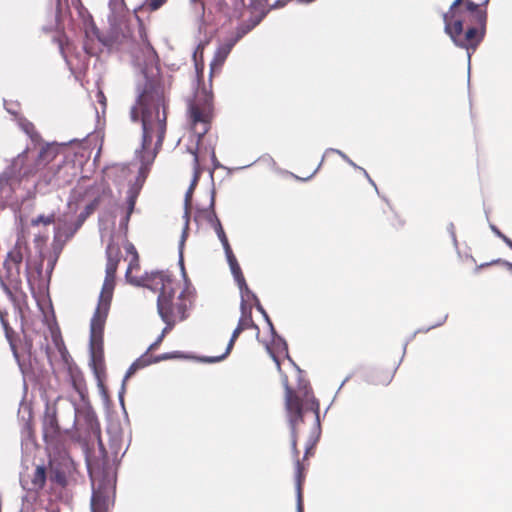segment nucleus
Returning <instances> with one entry per match:
<instances>
[{"instance_id":"nucleus-1","label":"nucleus","mask_w":512,"mask_h":512,"mask_svg":"<svg viewBox=\"0 0 512 512\" xmlns=\"http://www.w3.org/2000/svg\"><path fill=\"white\" fill-rule=\"evenodd\" d=\"M144 84L137 86L136 103L131 107L130 118L133 122H141L142 149L150 148L153 136L156 135L155 148L163 145L166 133V113L164 110V97L157 83L148 77L142 69Z\"/></svg>"},{"instance_id":"nucleus-2","label":"nucleus","mask_w":512,"mask_h":512,"mask_svg":"<svg viewBox=\"0 0 512 512\" xmlns=\"http://www.w3.org/2000/svg\"><path fill=\"white\" fill-rule=\"evenodd\" d=\"M87 469L92 484L90 507L108 511L114 501L116 477L110 470L95 471L88 461Z\"/></svg>"},{"instance_id":"nucleus-3","label":"nucleus","mask_w":512,"mask_h":512,"mask_svg":"<svg viewBox=\"0 0 512 512\" xmlns=\"http://www.w3.org/2000/svg\"><path fill=\"white\" fill-rule=\"evenodd\" d=\"M444 32L450 37L451 41L456 47L465 49L467 51L468 59V80L470 79V61L471 54L477 49L479 44L483 41L486 29L468 26L464 32V20L458 18L453 20V25L447 24L444 26Z\"/></svg>"},{"instance_id":"nucleus-4","label":"nucleus","mask_w":512,"mask_h":512,"mask_svg":"<svg viewBox=\"0 0 512 512\" xmlns=\"http://www.w3.org/2000/svg\"><path fill=\"white\" fill-rule=\"evenodd\" d=\"M173 296L174 292L171 290L166 292L164 287L157 297V312L161 318V320L166 324L160 335L156 338V340L150 344V346L146 349L145 353L148 354L151 350L155 349L164 339L166 333L171 330L175 321L172 319L173 314Z\"/></svg>"},{"instance_id":"nucleus-5","label":"nucleus","mask_w":512,"mask_h":512,"mask_svg":"<svg viewBox=\"0 0 512 512\" xmlns=\"http://www.w3.org/2000/svg\"><path fill=\"white\" fill-rule=\"evenodd\" d=\"M66 412L72 416L71 429L75 428L77 421L83 419L87 430L95 437H99L100 425L97 419V415L91 406L85 405L82 408L77 407L73 401H67L65 405ZM65 432H68L70 428H65Z\"/></svg>"},{"instance_id":"nucleus-6","label":"nucleus","mask_w":512,"mask_h":512,"mask_svg":"<svg viewBox=\"0 0 512 512\" xmlns=\"http://www.w3.org/2000/svg\"><path fill=\"white\" fill-rule=\"evenodd\" d=\"M105 322L102 319L96 321L91 319L90 321L89 353L91 366L95 372L97 365H101L104 361L103 331Z\"/></svg>"},{"instance_id":"nucleus-7","label":"nucleus","mask_w":512,"mask_h":512,"mask_svg":"<svg viewBox=\"0 0 512 512\" xmlns=\"http://www.w3.org/2000/svg\"><path fill=\"white\" fill-rule=\"evenodd\" d=\"M212 94L203 90L197 94L196 101H188V112L193 124L209 122L212 110Z\"/></svg>"},{"instance_id":"nucleus-8","label":"nucleus","mask_w":512,"mask_h":512,"mask_svg":"<svg viewBox=\"0 0 512 512\" xmlns=\"http://www.w3.org/2000/svg\"><path fill=\"white\" fill-rule=\"evenodd\" d=\"M114 286L115 279L105 277L99 294L98 304L91 319H95V321L100 319L106 321L113 296Z\"/></svg>"},{"instance_id":"nucleus-9","label":"nucleus","mask_w":512,"mask_h":512,"mask_svg":"<svg viewBox=\"0 0 512 512\" xmlns=\"http://www.w3.org/2000/svg\"><path fill=\"white\" fill-rule=\"evenodd\" d=\"M159 151H160V148L153 147V149H150V148L142 149V146H140L139 148H137L135 150V158L140 162V167H139L138 175L136 178V181H137V183L140 184V187L144 183V181L150 171V168H151L155 158L157 157V154L159 153Z\"/></svg>"},{"instance_id":"nucleus-10","label":"nucleus","mask_w":512,"mask_h":512,"mask_svg":"<svg viewBox=\"0 0 512 512\" xmlns=\"http://www.w3.org/2000/svg\"><path fill=\"white\" fill-rule=\"evenodd\" d=\"M23 261V254L20 247L16 244L12 250L7 253L3 263L7 277L11 281H19L20 266Z\"/></svg>"},{"instance_id":"nucleus-11","label":"nucleus","mask_w":512,"mask_h":512,"mask_svg":"<svg viewBox=\"0 0 512 512\" xmlns=\"http://www.w3.org/2000/svg\"><path fill=\"white\" fill-rule=\"evenodd\" d=\"M236 43L237 42L233 38H230L217 47L214 53V57L210 62V78L212 77L214 69L220 68L224 64L225 60L227 59L228 55L230 54L232 48Z\"/></svg>"},{"instance_id":"nucleus-12","label":"nucleus","mask_w":512,"mask_h":512,"mask_svg":"<svg viewBox=\"0 0 512 512\" xmlns=\"http://www.w3.org/2000/svg\"><path fill=\"white\" fill-rule=\"evenodd\" d=\"M27 153L23 151L14 157L10 165L3 172L9 179H21L27 175V171H23Z\"/></svg>"},{"instance_id":"nucleus-13","label":"nucleus","mask_w":512,"mask_h":512,"mask_svg":"<svg viewBox=\"0 0 512 512\" xmlns=\"http://www.w3.org/2000/svg\"><path fill=\"white\" fill-rule=\"evenodd\" d=\"M43 434L44 437H54L60 432V426L56 415V409L46 406V411L43 419Z\"/></svg>"},{"instance_id":"nucleus-14","label":"nucleus","mask_w":512,"mask_h":512,"mask_svg":"<svg viewBox=\"0 0 512 512\" xmlns=\"http://www.w3.org/2000/svg\"><path fill=\"white\" fill-rule=\"evenodd\" d=\"M268 10L261 11L258 15L250 17L245 22L237 26L236 34L232 37L236 42H238L242 37H244L247 33H249L253 28H255L267 15Z\"/></svg>"},{"instance_id":"nucleus-15","label":"nucleus","mask_w":512,"mask_h":512,"mask_svg":"<svg viewBox=\"0 0 512 512\" xmlns=\"http://www.w3.org/2000/svg\"><path fill=\"white\" fill-rule=\"evenodd\" d=\"M81 226H78L76 222L68 223L66 221L60 222L55 226L54 229V240L58 242H66L74 236L77 230Z\"/></svg>"},{"instance_id":"nucleus-16","label":"nucleus","mask_w":512,"mask_h":512,"mask_svg":"<svg viewBox=\"0 0 512 512\" xmlns=\"http://www.w3.org/2000/svg\"><path fill=\"white\" fill-rule=\"evenodd\" d=\"M285 406L288 413H296L299 417V412H302V404L298 397L293 395V391L285 380Z\"/></svg>"},{"instance_id":"nucleus-17","label":"nucleus","mask_w":512,"mask_h":512,"mask_svg":"<svg viewBox=\"0 0 512 512\" xmlns=\"http://www.w3.org/2000/svg\"><path fill=\"white\" fill-rule=\"evenodd\" d=\"M330 152L336 153L337 155H339L346 163H348L353 168H359V166L355 162H353L343 151H341L339 149H335V148H328V149H326L325 154L323 155V157H322L320 163L318 164V166L316 167V169L309 176L304 177V178L299 177V176H297L295 174H292V176L295 179L303 181V182H306V181L310 180L318 172V170L320 169L321 165L324 162L325 155L327 153H330Z\"/></svg>"},{"instance_id":"nucleus-18","label":"nucleus","mask_w":512,"mask_h":512,"mask_svg":"<svg viewBox=\"0 0 512 512\" xmlns=\"http://www.w3.org/2000/svg\"><path fill=\"white\" fill-rule=\"evenodd\" d=\"M302 420H303V411L299 412V417L297 416V412L296 413H288V423H289L290 435H291V447H292V451H293L294 455H296V456L298 455L297 440H296V437H297L296 425L298 422H301Z\"/></svg>"},{"instance_id":"nucleus-19","label":"nucleus","mask_w":512,"mask_h":512,"mask_svg":"<svg viewBox=\"0 0 512 512\" xmlns=\"http://www.w3.org/2000/svg\"><path fill=\"white\" fill-rule=\"evenodd\" d=\"M311 409L313 410L315 414V427L313 429V433H316V436L314 439H311L310 446L306 447L305 455L308 454L309 449L315 445V443L318 441L320 433H321V425H320V417H319V401L316 398H312L311 400Z\"/></svg>"},{"instance_id":"nucleus-20","label":"nucleus","mask_w":512,"mask_h":512,"mask_svg":"<svg viewBox=\"0 0 512 512\" xmlns=\"http://www.w3.org/2000/svg\"><path fill=\"white\" fill-rule=\"evenodd\" d=\"M215 188L213 187L210 192V202L208 207L206 208V221L210 224V226L214 229V227L221 224L216 212H215Z\"/></svg>"},{"instance_id":"nucleus-21","label":"nucleus","mask_w":512,"mask_h":512,"mask_svg":"<svg viewBox=\"0 0 512 512\" xmlns=\"http://www.w3.org/2000/svg\"><path fill=\"white\" fill-rule=\"evenodd\" d=\"M140 36L143 41V53L146 64H152L157 59V54L153 46L147 40V36L144 31L140 30Z\"/></svg>"},{"instance_id":"nucleus-22","label":"nucleus","mask_w":512,"mask_h":512,"mask_svg":"<svg viewBox=\"0 0 512 512\" xmlns=\"http://www.w3.org/2000/svg\"><path fill=\"white\" fill-rule=\"evenodd\" d=\"M466 22H467L468 26H474V27L486 29V24H487L486 9L476 12V13H473V14H469L468 18L466 19Z\"/></svg>"},{"instance_id":"nucleus-23","label":"nucleus","mask_w":512,"mask_h":512,"mask_svg":"<svg viewBox=\"0 0 512 512\" xmlns=\"http://www.w3.org/2000/svg\"><path fill=\"white\" fill-rule=\"evenodd\" d=\"M100 203V196L95 197L89 204L85 206L83 211L80 212V214L77 217V220L75 221L78 226H82L83 223L86 221V219L94 212V210L99 206Z\"/></svg>"},{"instance_id":"nucleus-24","label":"nucleus","mask_w":512,"mask_h":512,"mask_svg":"<svg viewBox=\"0 0 512 512\" xmlns=\"http://www.w3.org/2000/svg\"><path fill=\"white\" fill-rule=\"evenodd\" d=\"M149 366L147 361V354L144 352L139 358H137L126 371L123 381L126 382L137 370Z\"/></svg>"},{"instance_id":"nucleus-25","label":"nucleus","mask_w":512,"mask_h":512,"mask_svg":"<svg viewBox=\"0 0 512 512\" xmlns=\"http://www.w3.org/2000/svg\"><path fill=\"white\" fill-rule=\"evenodd\" d=\"M236 283L238 285V288L240 290V295H241L240 309L242 311V314H244L245 310H246L245 296H247L248 298H251L253 301H256V299H258V297L254 292H252L249 289L245 279H244V284H242V282H236Z\"/></svg>"},{"instance_id":"nucleus-26","label":"nucleus","mask_w":512,"mask_h":512,"mask_svg":"<svg viewBox=\"0 0 512 512\" xmlns=\"http://www.w3.org/2000/svg\"><path fill=\"white\" fill-rule=\"evenodd\" d=\"M46 484V468L44 465H38L32 477L34 489H42Z\"/></svg>"},{"instance_id":"nucleus-27","label":"nucleus","mask_w":512,"mask_h":512,"mask_svg":"<svg viewBox=\"0 0 512 512\" xmlns=\"http://www.w3.org/2000/svg\"><path fill=\"white\" fill-rule=\"evenodd\" d=\"M272 343L273 345L275 346V348L278 350V351H284L286 353V357L287 359L292 363V365L296 368L297 372L299 374L302 373V370L299 368V366H297L294 361L290 358L289 354H288V345H287V342L286 340L280 336V335H276L275 337L272 338Z\"/></svg>"},{"instance_id":"nucleus-28","label":"nucleus","mask_w":512,"mask_h":512,"mask_svg":"<svg viewBox=\"0 0 512 512\" xmlns=\"http://www.w3.org/2000/svg\"><path fill=\"white\" fill-rule=\"evenodd\" d=\"M185 242H186V233L184 232V235L180 236V240H179V243H178V265L180 267L182 277L185 280V282L187 283L188 282V278H187V275H186V272H185L184 255H183L184 254Z\"/></svg>"},{"instance_id":"nucleus-29","label":"nucleus","mask_w":512,"mask_h":512,"mask_svg":"<svg viewBox=\"0 0 512 512\" xmlns=\"http://www.w3.org/2000/svg\"><path fill=\"white\" fill-rule=\"evenodd\" d=\"M301 470H302V467H301L300 461L297 460L296 461V494H297L296 509H297V512H303L302 499H301V477H302Z\"/></svg>"},{"instance_id":"nucleus-30","label":"nucleus","mask_w":512,"mask_h":512,"mask_svg":"<svg viewBox=\"0 0 512 512\" xmlns=\"http://www.w3.org/2000/svg\"><path fill=\"white\" fill-rule=\"evenodd\" d=\"M106 253H107V263H106V269H105V274H106L105 277L115 279L117 265H118L119 260L114 259L111 256L109 247L107 248Z\"/></svg>"},{"instance_id":"nucleus-31","label":"nucleus","mask_w":512,"mask_h":512,"mask_svg":"<svg viewBox=\"0 0 512 512\" xmlns=\"http://www.w3.org/2000/svg\"><path fill=\"white\" fill-rule=\"evenodd\" d=\"M463 0H454L449 7V10L443 14L444 26L447 24L453 25V20H456L455 9L462 3Z\"/></svg>"},{"instance_id":"nucleus-32","label":"nucleus","mask_w":512,"mask_h":512,"mask_svg":"<svg viewBox=\"0 0 512 512\" xmlns=\"http://www.w3.org/2000/svg\"><path fill=\"white\" fill-rule=\"evenodd\" d=\"M248 326H252L254 328H257V325L253 322L252 318H251V313H249V317L247 319V323L245 324L244 321H243V318L240 317L239 321H238V324L236 326V328L233 330L232 332V337L233 338H238V336L241 334V332Z\"/></svg>"},{"instance_id":"nucleus-33","label":"nucleus","mask_w":512,"mask_h":512,"mask_svg":"<svg viewBox=\"0 0 512 512\" xmlns=\"http://www.w3.org/2000/svg\"><path fill=\"white\" fill-rule=\"evenodd\" d=\"M96 438H97V442H98L99 455H100L101 460H102V469H101V471L107 470L106 466H108V462H109V460H108V453H107V451L105 449V446H104V444H103V442L101 440V437L99 436V437H96ZM94 469H95V471H100L99 467H97V469L96 468H94Z\"/></svg>"},{"instance_id":"nucleus-34","label":"nucleus","mask_w":512,"mask_h":512,"mask_svg":"<svg viewBox=\"0 0 512 512\" xmlns=\"http://www.w3.org/2000/svg\"><path fill=\"white\" fill-rule=\"evenodd\" d=\"M85 35L88 40L96 38L98 41L103 42L101 33L93 21H90V23L87 25Z\"/></svg>"},{"instance_id":"nucleus-35","label":"nucleus","mask_w":512,"mask_h":512,"mask_svg":"<svg viewBox=\"0 0 512 512\" xmlns=\"http://www.w3.org/2000/svg\"><path fill=\"white\" fill-rule=\"evenodd\" d=\"M121 442H122V436L120 433H116L110 437V448H111L112 453L114 454L115 458H117V456L119 454Z\"/></svg>"},{"instance_id":"nucleus-36","label":"nucleus","mask_w":512,"mask_h":512,"mask_svg":"<svg viewBox=\"0 0 512 512\" xmlns=\"http://www.w3.org/2000/svg\"><path fill=\"white\" fill-rule=\"evenodd\" d=\"M489 228L496 237L500 238L510 249L512 248V240L503 234L496 225L489 223Z\"/></svg>"},{"instance_id":"nucleus-37","label":"nucleus","mask_w":512,"mask_h":512,"mask_svg":"<svg viewBox=\"0 0 512 512\" xmlns=\"http://www.w3.org/2000/svg\"><path fill=\"white\" fill-rule=\"evenodd\" d=\"M214 231H215L219 241L221 242L222 247L228 248L230 246V244H229L228 238L225 234L222 224H219L218 226L214 227Z\"/></svg>"},{"instance_id":"nucleus-38","label":"nucleus","mask_w":512,"mask_h":512,"mask_svg":"<svg viewBox=\"0 0 512 512\" xmlns=\"http://www.w3.org/2000/svg\"><path fill=\"white\" fill-rule=\"evenodd\" d=\"M231 274L233 275V278L235 282H242L244 284V276L242 273V270L240 268L239 263H232L231 266H229Z\"/></svg>"},{"instance_id":"nucleus-39","label":"nucleus","mask_w":512,"mask_h":512,"mask_svg":"<svg viewBox=\"0 0 512 512\" xmlns=\"http://www.w3.org/2000/svg\"><path fill=\"white\" fill-rule=\"evenodd\" d=\"M191 153L194 156V159H193V161H194V167H193L194 173H193V178H192L191 184H194L196 186V184L198 182V179L200 177L199 159H198V155H197L196 151H191Z\"/></svg>"},{"instance_id":"nucleus-40","label":"nucleus","mask_w":512,"mask_h":512,"mask_svg":"<svg viewBox=\"0 0 512 512\" xmlns=\"http://www.w3.org/2000/svg\"><path fill=\"white\" fill-rule=\"evenodd\" d=\"M137 195H138V192H134L132 189H130L128 191V195H127V211L129 213H132L134 208H135Z\"/></svg>"},{"instance_id":"nucleus-41","label":"nucleus","mask_w":512,"mask_h":512,"mask_svg":"<svg viewBox=\"0 0 512 512\" xmlns=\"http://www.w3.org/2000/svg\"><path fill=\"white\" fill-rule=\"evenodd\" d=\"M446 230H447L448 234H449V235H450V237H451V241H452V244H453L454 249H455L457 252H459L458 240H457L456 233H455V226H454V223H453V222H449V223L447 224Z\"/></svg>"},{"instance_id":"nucleus-42","label":"nucleus","mask_w":512,"mask_h":512,"mask_svg":"<svg viewBox=\"0 0 512 512\" xmlns=\"http://www.w3.org/2000/svg\"><path fill=\"white\" fill-rule=\"evenodd\" d=\"M2 323H3L4 329H5V335H6L7 340L9 341V345L12 350L13 356L19 362V355L17 352V348H16L15 344L13 343L12 339L10 338L9 331H8V325L3 320H2Z\"/></svg>"},{"instance_id":"nucleus-43","label":"nucleus","mask_w":512,"mask_h":512,"mask_svg":"<svg viewBox=\"0 0 512 512\" xmlns=\"http://www.w3.org/2000/svg\"><path fill=\"white\" fill-rule=\"evenodd\" d=\"M54 222V215H39L35 219L32 220V225H38L40 223H43L44 225H48L50 223Z\"/></svg>"},{"instance_id":"nucleus-44","label":"nucleus","mask_w":512,"mask_h":512,"mask_svg":"<svg viewBox=\"0 0 512 512\" xmlns=\"http://www.w3.org/2000/svg\"><path fill=\"white\" fill-rule=\"evenodd\" d=\"M19 126L27 135H31L34 130L33 124L24 118L19 119Z\"/></svg>"},{"instance_id":"nucleus-45","label":"nucleus","mask_w":512,"mask_h":512,"mask_svg":"<svg viewBox=\"0 0 512 512\" xmlns=\"http://www.w3.org/2000/svg\"><path fill=\"white\" fill-rule=\"evenodd\" d=\"M199 362L202 363H217L225 359V357L221 354L219 356H201L197 358Z\"/></svg>"},{"instance_id":"nucleus-46","label":"nucleus","mask_w":512,"mask_h":512,"mask_svg":"<svg viewBox=\"0 0 512 512\" xmlns=\"http://www.w3.org/2000/svg\"><path fill=\"white\" fill-rule=\"evenodd\" d=\"M170 360V356H168V353H163L156 356H148L147 355V361L149 362V365L159 363L161 361Z\"/></svg>"},{"instance_id":"nucleus-47","label":"nucleus","mask_w":512,"mask_h":512,"mask_svg":"<svg viewBox=\"0 0 512 512\" xmlns=\"http://www.w3.org/2000/svg\"><path fill=\"white\" fill-rule=\"evenodd\" d=\"M184 227L182 229L181 235H184V232L186 233V238L188 237V231H189V221H190V214H189V207L184 206Z\"/></svg>"},{"instance_id":"nucleus-48","label":"nucleus","mask_w":512,"mask_h":512,"mask_svg":"<svg viewBox=\"0 0 512 512\" xmlns=\"http://www.w3.org/2000/svg\"><path fill=\"white\" fill-rule=\"evenodd\" d=\"M176 310L179 314V318L181 321L185 320L188 317V314H187L188 306L186 305V303L177 304Z\"/></svg>"},{"instance_id":"nucleus-49","label":"nucleus","mask_w":512,"mask_h":512,"mask_svg":"<svg viewBox=\"0 0 512 512\" xmlns=\"http://www.w3.org/2000/svg\"><path fill=\"white\" fill-rule=\"evenodd\" d=\"M465 7H466L467 11L470 14H473V13H476V12H479V11L483 10V9H480V5L479 4H476L472 0H466L465 1Z\"/></svg>"},{"instance_id":"nucleus-50","label":"nucleus","mask_w":512,"mask_h":512,"mask_svg":"<svg viewBox=\"0 0 512 512\" xmlns=\"http://www.w3.org/2000/svg\"><path fill=\"white\" fill-rule=\"evenodd\" d=\"M167 0H146V5L151 11L158 10Z\"/></svg>"},{"instance_id":"nucleus-51","label":"nucleus","mask_w":512,"mask_h":512,"mask_svg":"<svg viewBox=\"0 0 512 512\" xmlns=\"http://www.w3.org/2000/svg\"><path fill=\"white\" fill-rule=\"evenodd\" d=\"M223 249H224L225 257H226V260H227L229 266H231L232 263L238 262L233 251H232L231 246H229L228 248H223Z\"/></svg>"},{"instance_id":"nucleus-52","label":"nucleus","mask_w":512,"mask_h":512,"mask_svg":"<svg viewBox=\"0 0 512 512\" xmlns=\"http://www.w3.org/2000/svg\"><path fill=\"white\" fill-rule=\"evenodd\" d=\"M497 263H502L510 271H512V262H509V261H506V260H502V259H496V260H492L491 262H488V263H482L478 268L480 269V268H483V267H486V266H489V265H492V264H497Z\"/></svg>"},{"instance_id":"nucleus-53","label":"nucleus","mask_w":512,"mask_h":512,"mask_svg":"<svg viewBox=\"0 0 512 512\" xmlns=\"http://www.w3.org/2000/svg\"><path fill=\"white\" fill-rule=\"evenodd\" d=\"M254 305H255V308L256 310L262 315V317L264 318L265 322L268 321L270 319L269 315L267 314L266 310L263 308V306L261 305L259 299H256V301H254Z\"/></svg>"},{"instance_id":"nucleus-54","label":"nucleus","mask_w":512,"mask_h":512,"mask_svg":"<svg viewBox=\"0 0 512 512\" xmlns=\"http://www.w3.org/2000/svg\"><path fill=\"white\" fill-rule=\"evenodd\" d=\"M125 389H126V382H124L122 380V383H121V388L118 392V399H119V403L122 407V409L125 411V404H124V394H125Z\"/></svg>"},{"instance_id":"nucleus-55","label":"nucleus","mask_w":512,"mask_h":512,"mask_svg":"<svg viewBox=\"0 0 512 512\" xmlns=\"http://www.w3.org/2000/svg\"><path fill=\"white\" fill-rule=\"evenodd\" d=\"M447 317L448 315L445 314L438 322H436L435 324L429 326V327H426V328H421L422 329V332L421 333H426V332H429L430 330L436 328V327H439L441 325H443L445 323V321L447 320Z\"/></svg>"},{"instance_id":"nucleus-56","label":"nucleus","mask_w":512,"mask_h":512,"mask_svg":"<svg viewBox=\"0 0 512 512\" xmlns=\"http://www.w3.org/2000/svg\"><path fill=\"white\" fill-rule=\"evenodd\" d=\"M422 332V329H417L416 331H414L404 342L403 344V353H402V357H401V360H403L404 358V355L406 353V349H407V345L409 342H411L415 336L418 334V333H421Z\"/></svg>"},{"instance_id":"nucleus-57","label":"nucleus","mask_w":512,"mask_h":512,"mask_svg":"<svg viewBox=\"0 0 512 512\" xmlns=\"http://www.w3.org/2000/svg\"><path fill=\"white\" fill-rule=\"evenodd\" d=\"M289 2V0H276L271 6L270 8L268 9L269 10H274V9H279V8H282L284 6L287 5V3Z\"/></svg>"},{"instance_id":"nucleus-58","label":"nucleus","mask_w":512,"mask_h":512,"mask_svg":"<svg viewBox=\"0 0 512 512\" xmlns=\"http://www.w3.org/2000/svg\"><path fill=\"white\" fill-rule=\"evenodd\" d=\"M211 161L213 165V170L218 168H224V166L217 160L214 149H212L211 151Z\"/></svg>"},{"instance_id":"nucleus-59","label":"nucleus","mask_w":512,"mask_h":512,"mask_svg":"<svg viewBox=\"0 0 512 512\" xmlns=\"http://www.w3.org/2000/svg\"><path fill=\"white\" fill-rule=\"evenodd\" d=\"M192 195H193L192 188H188L186 193H185L184 206L190 207V203H191V200H192Z\"/></svg>"},{"instance_id":"nucleus-60","label":"nucleus","mask_w":512,"mask_h":512,"mask_svg":"<svg viewBox=\"0 0 512 512\" xmlns=\"http://www.w3.org/2000/svg\"><path fill=\"white\" fill-rule=\"evenodd\" d=\"M235 341H236V338H233V337L231 336V338H230V340H229V342H228V344H227L226 350H225V352L222 354L225 358H226V357L228 356V354L231 352V350H232V348H233V346H234Z\"/></svg>"},{"instance_id":"nucleus-61","label":"nucleus","mask_w":512,"mask_h":512,"mask_svg":"<svg viewBox=\"0 0 512 512\" xmlns=\"http://www.w3.org/2000/svg\"><path fill=\"white\" fill-rule=\"evenodd\" d=\"M125 249L127 253L133 254L135 261H138V254L133 244H128Z\"/></svg>"},{"instance_id":"nucleus-62","label":"nucleus","mask_w":512,"mask_h":512,"mask_svg":"<svg viewBox=\"0 0 512 512\" xmlns=\"http://www.w3.org/2000/svg\"><path fill=\"white\" fill-rule=\"evenodd\" d=\"M170 359L187 358V356L180 351L167 352Z\"/></svg>"},{"instance_id":"nucleus-63","label":"nucleus","mask_w":512,"mask_h":512,"mask_svg":"<svg viewBox=\"0 0 512 512\" xmlns=\"http://www.w3.org/2000/svg\"><path fill=\"white\" fill-rule=\"evenodd\" d=\"M132 265H133V263L131 262V263H130V265H129V267H128V269L126 270L125 277H126V279H127L130 283H132V284H134V285H140L139 281H137L136 279H130V278H129V274H130V270H131Z\"/></svg>"},{"instance_id":"nucleus-64","label":"nucleus","mask_w":512,"mask_h":512,"mask_svg":"<svg viewBox=\"0 0 512 512\" xmlns=\"http://www.w3.org/2000/svg\"><path fill=\"white\" fill-rule=\"evenodd\" d=\"M268 327H269V331H270V334H271V338L275 337L277 334L274 326H273V323L271 321V319H269L268 321H266Z\"/></svg>"}]
</instances>
